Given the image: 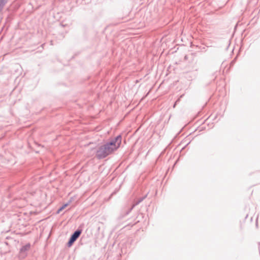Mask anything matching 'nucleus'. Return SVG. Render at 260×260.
I'll return each instance as SVG.
<instances>
[{
    "mask_svg": "<svg viewBox=\"0 0 260 260\" xmlns=\"http://www.w3.org/2000/svg\"><path fill=\"white\" fill-rule=\"evenodd\" d=\"M4 5V2L1 1L0 3V8H1Z\"/></svg>",
    "mask_w": 260,
    "mask_h": 260,
    "instance_id": "39448f33",
    "label": "nucleus"
},
{
    "mask_svg": "<svg viewBox=\"0 0 260 260\" xmlns=\"http://www.w3.org/2000/svg\"><path fill=\"white\" fill-rule=\"evenodd\" d=\"M81 234L80 231H76L73 235L71 236L70 241H69L68 244L70 246L72 244L77 240Z\"/></svg>",
    "mask_w": 260,
    "mask_h": 260,
    "instance_id": "7ed1b4c3",
    "label": "nucleus"
},
{
    "mask_svg": "<svg viewBox=\"0 0 260 260\" xmlns=\"http://www.w3.org/2000/svg\"><path fill=\"white\" fill-rule=\"evenodd\" d=\"M108 155L104 145L100 147L96 152V156L99 158H104Z\"/></svg>",
    "mask_w": 260,
    "mask_h": 260,
    "instance_id": "f03ea898",
    "label": "nucleus"
},
{
    "mask_svg": "<svg viewBox=\"0 0 260 260\" xmlns=\"http://www.w3.org/2000/svg\"><path fill=\"white\" fill-rule=\"evenodd\" d=\"M68 204H66L63 205L61 207H60L57 211V213H59L62 210H63L65 208H66L68 206Z\"/></svg>",
    "mask_w": 260,
    "mask_h": 260,
    "instance_id": "20e7f679",
    "label": "nucleus"
},
{
    "mask_svg": "<svg viewBox=\"0 0 260 260\" xmlns=\"http://www.w3.org/2000/svg\"><path fill=\"white\" fill-rule=\"evenodd\" d=\"M121 143V137L120 136H118L110 142L104 145V146L106 148L108 155L116 150L120 146Z\"/></svg>",
    "mask_w": 260,
    "mask_h": 260,
    "instance_id": "f257e3e1",
    "label": "nucleus"
}]
</instances>
